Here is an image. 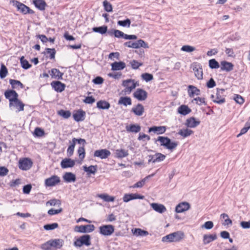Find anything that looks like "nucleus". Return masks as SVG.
<instances>
[{"label": "nucleus", "mask_w": 250, "mask_h": 250, "mask_svg": "<svg viewBox=\"0 0 250 250\" xmlns=\"http://www.w3.org/2000/svg\"><path fill=\"white\" fill-rule=\"evenodd\" d=\"M58 114L64 119H68L71 116V112L68 110H60L58 111Z\"/></svg>", "instance_id": "obj_48"}, {"label": "nucleus", "mask_w": 250, "mask_h": 250, "mask_svg": "<svg viewBox=\"0 0 250 250\" xmlns=\"http://www.w3.org/2000/svg\"><path fill=\"white\" fill-rule=\"evenodd\" d=\"M117 24L120 26H122L123 27H127L128 28L130 27L131 21L129 19H127L124 21H118Z\"/></svg>", "instance_id": "obj_50"}, {"label": "nucleus", "mask_w": 250, "mask_h": 250, "mask_svg": "<svg viewBox=\"0 0 250 250\" xmlns=\"http://www.w3.org/2000/svg\"><path fill=\"white\" fill-rule=\"evenodd\" d=\"M61 205V201L60 200L53 199H51L46 203V206H60Z\"/></svg>", "instance_id": "obj_42"}, {"label": "nucleus", "mask_w": 250, "mask_h": 250, "mask_svg": "<svg viewBox=\"0 0 250 250\" xmlns=\"http://www.w3.org/2000/svg\"><path fill=\"white\" fill-rule=\"evenodd\" d=\"M52 248L55 249H61L64 244V241L62 239H55L50 240Z\"/></svg>", "instance_id": "obj_16"}, {"label": "nucleus", "mask_w": 250, "mask_h": 250, "mask_svg": "<svg viewBox=\"0 0 250 250\" xmlns=\"http://www.w3.org/2000/svg\"><path fill=\"white\" fill-rule=\"evenodd\" d=\"M114 35L116 38H124L125 39V34H124L123 32L119 30H113Z\"/></svg>", "instance_id": "obj_63"}, {"label": "nucleus", "mask_w": 250, "mask_h": 250, "mask_svg": "<svg viewBox=\"0 0 250 250\" xmlns=\"http://www.w3.org/2000/svg\"><path fill=\"white\" fill-rule=\"evenodd\" d=\"M129 155L128 151L125 149L120 148L115 150V157L118 159H122L128 156Z\"/></svg>", "instance_id": "obj_15"}, {"label": "nucleus", "mask_w": 250, "mask_h": 250, "mask_svg": "<svg viewBox=\"0 0 250 250\" xmlns=\"http://www.w3.org/2000/svg\"><path fill=\"white\" fill-rule=\"evenodd\" d=\"M166 158V156L161 153H156L153 155V163L160 162L164 161Z\"/></svg>", "instance_id": "obj_40"}, {"label": "nucleus", "mask_w": 250, "mask_h": 250, "mask_svg": "<svg viewBox=\"0 0 250 250\" xmlns=\"http://www.w3.org/2000/svg\"><path fill=\"white\" fill-rule=\"evenodd\" d=\"M63 178L66 182H74L76 180L75 174L71 172H66L63 175Z\"/></svg>", "instance_id": "obj_37"}, {"label": "nucleus", "mask_w": 250, "mask_h": 250, "mask_svg": "<svg viewBox=\"0 0 250 250\" xmlns=\"http://www.w3.org/2000/svg\"><path fill=\"white\" fill-rule=\"evenodd\" d=\"M85 113L83 110H78L76 113H74L73 117L74 119L77 122L83 121Z\"/></svg>", "instance_id": "obj_27"}, {"label": "nucleus", "mask_w": 250, "mask_h": 250, "mask_svg": "<svg viewBox=\"0 0 250 250\" xmlns=\"http://www.w3.org/2000/svg\"><path fill=\"white\" fill-rule=\"evenodd\" d=\"M125 63L123 62H115L111 64V69L113 71L121 70L125 67Z\"/></svg>", "instance_id": "obj_26"}, {"label": "nucleus", "mask_w": 250, "mask_h": 250, "mask_svg": "<svg viewBox=\"0 0 250 250\" xmlns=\"http://www.w3.org/2000/svg\"><path fill=\"white\" fill-rule=\"evenodd\" d=\"M51 84L55 90L59 92L63 91L65 86L64 84L59 81L52 82Z\"/></svg>", "instance_id": "obj_20"}, {"label": "nucleus", "mask_w": 250, "mask_h": 250, "mask_svg": "<svg viewBox=\"0 0 250 250\" xmlns=\"http://www.w3.org/2000/svg\"><path fill=\"white\" fill-rule=\"evenodd\" d=\"M41 248L43 250H51L52 248L50 240L42 244Z\"/></svg>", "instance_id": "obj_59"}, {"label": "nucleus", "mask_w": 250, "mask_h": 250, "mask_svg": "<svg viewBox=\"0 0 250 250\" xmlns=\"http://www.w3.org/2000/svg\"><path fill=\"white\" fill-rule=\"evenodd\" d=\"M130 64L133 69H137L143 65L142 63L139 62L135 60L130 61Z\"/></svg>", "instance_id": "obj_55"}, {"label": "nucleus", "mask_w": 250, "mask_h": 250, "mask_svg": "<svg viewBox=\"0 0 250 250\" xmlns=\"http://www.w3.org/2000/svg\"><path fill=\"white\" fill-rule=\"evenodd\" d=\"M33 3L35 7L41 11H43L47 6V4L44 0H33Z\"/></svg>", "instance_id": "obj_19"}, {"label": "nucleus", "mask_w": 250, "mask_h": 250, "mask_svg": "<svg viewBox=\"0 0 250 250\" xmlns=\"http://www.w3.org/2000/svg\"><path fill=\"white\" fill-rule=\"evenodd\" d=\"M181 50L184 52L190 53L195 51V48L190 45H186L183 46Z\"/></svg>", "instance_id": "obj_53"}, {"label": "nucleus", "mask_w": 250, "mask_h": 250, "mask_svg": "<svg viewBox=\"0 0 250 250\" xmlns=\"http://www.w3.org/2000/svg\"><path fill=\"white\" fill-rule=\"evenodd\" d=\"M190 208V204L186 202H183L178 204L175 208L177 213H182L188 210Z\"/></svg>", "instance_id": "obj_13"}, {"label": "nucleus", "mask_w": 250, "mask_h": 250, "mask_svg": "<svg viewBox=\"0 0 250 250\" xmlns=\"http://www.w3.org/2000/svg\"><path fill=\"white\" fill-rule=\"evenodd\" d=\"M90 245V236L89 235H83L74 242V246L77 248H80L83 245L89 246Z\"/></svg>", "instance_id": "obj_3"}, {"label": "nucleus", "mask_w": 250, "mask_h": 250, "mask_svg": "<svg viewBox=\"0 0 250 250\" xmlns=\"http://www.w3.org/2000/svg\"><path fill=\"white\" fill-rule=\"evenodd\" d=\"M79 157L81 159H83L85 157V149L83 146L80 147L78 150Z\"/></svg>", "instance_id": "obj_62"}, {"label": "nucleus", "mask_w": 250, "mask_h": 250, "mask_svg": "<svg viewBox=\"0 0 250 250\" xmlns=\"http://www.w3.org/2000/svg\"><path fill=\"white\" fill-rule=\"evenodd\" d=\"M93 31L99 33L101 34L105 33L107 31V27L106 26H102L100 27H94L92 29Z\"/></svg>", "instance_id": "obj_46"}, {"label": "nucleus", "mask_w": 250, "mask_h": 250, "mask_svg": "<svg viewBox=\"0 0 250 250\" xmlns=\"http://www.w3.org/2000/svg\"><path fill=\"white\" fill-rule=\"evenodd\" d=\"M12 104H10L9 106L11 107L12 106L15 107L16 108L18 109L19 111H22L24 109V104L20 101L18 98H17L16 100L13 101Z\"/></svg>", "instance_id": "obj_30"}, {"label": "nucleus", "mask_w": 250, "mask_h": 250, "mask_svg": "<svg viewBox=\"0 0 250 250\" xmlns=\"http://www.w3.org/2000/svg\"><path fill=\"white\" fill-rule=\"evenodd\" d=\"M233 64L231 62L226 61L221 62V70L222 71H230L233 70Z\"/></svg>", "instance_id": "obj_23"}, {"label": "nucleus", "mask_w": 250, "mask_h": 250, "mask_svg": "<svg viewBox=\"0 0 250 250\" xmlns=\"http://www.w3.org/2000/svg\"><path fill=\"white\" fill-rule=\"evenodd\" d=\"M97 166H90L88 167L86 166H83V169L84 171L88 173L94 174L97 171Z\"/></svg>", "instance_id": "obj_45"}, {"label": "nucleus", "mask_w": 250, "mask_h": 250, "mask_svg": "<svg viewBox=\"0 0 250 250\" xmlns=\"http://www.w3.org/2000/svg\"><path fill=\"white\" fill-rule=\"evenodd\" d=\"M103 6L104 7V10L108 12H110L112 11V5L107 1L106 0H104L103 2Z\"/></svg>", "instance_id": "obj_56"}, {"label": "nucleus", "mask_w": 250, "mask_h": 250, "mask_svg": "<svg viewBox=\"0 0 250 250\" xmlns=\"http://www.w3.org/2000/svg\"><path fill=\"white\" fill-rule=\"evenodd\" d=\"M126 130L127 132L137 133L141 130V126L138 125H131L126 126Z\"/></svg>", "instance_id": "obj_36"}, {"label": "nucleus", "mask_w": 250, "mask_h": 250, "mask_svg": "<svg viewBox=\"0 0 250 250\" xmlns=\"http://www.w3.org/2000/svg\"><path fill=\"white\" fill-rule=\"evenodd\" d=\"M114 231V227L111 225H103L99 228L100 233L104 236H110Z\"/></svg>", "instance_id": "obj_6"}, {"label": "nucleus", "mask_w": 250, "mask_h": 250, "mask_svg": "<svg viewBox=\"0 0 250 250\" xmlns=\"http://www.w3.org/2000/svg\"><path fill=\"white\" fill-rule=\"evenodd\" d=\"M16 6L18 10L24 14L30 13V8L20 2L16 1Z\"/></svg>", "instance_id": "obj_24"}, {"label": "nucleus", "mask_w": 250, "mask_h": 250, "mask_svg": "<svg viewBox=\"0 0 250 250\" xmlns=\"http://www.w3.org/2000/svg\"><path fill=\"white\" fill-rule=\"evenodd\" d=\"M70 143H71V145L69 146L67 150L68 155L69 156H71L73 154L75 146V143L73 142L72 141L71 142H70Z\"/></svg>", "instance_id": "obj_58"}, {"label": "nucleus", "mask_w": 250, "mask_h": 250, "mask_svg": "<svg viewBox=\"0 0 250 250\" xmlns=\"http://www.w3.org/2000/svg\"><path fill=\"white\" fill-rule=\"evenodd\" d=\"M21 63V67L25 69L29 68L30 67V65L28 62L25 60L24 57H21L20 59Z\"/></svg>", "instance_id": "obj_52"}, {"label": "nucleus", "mask_w": 250, "mask_h": 250, "mask_svg": "<svg viewBox=\"0 0 250 250\" xmlns=\"http://www.w3.org/2000/svg\"><path fill=\"white\" fill-rule=\"evenodd\" d=\"M9 170L5 167H0V176L3 177L7 175Z\"/></svg>", "instance_id": "obj_64"}, {"label": "nucleus", "mask_w": 250, "mask_h": 250, "mask_svg": "<svg viewBox=\"0 0 250 250\" xmlns=\"http://www.w3.org/2000/svg\"><path fill=\"white\" fill-rule=\"evenodd\" d=\"M193 70L194 71L195 76L198 80H202L203 79V70L201 66L196 65L193 67Z\"/></svg>", "instance_id": "obj_29"}, {"label": "nucleus", "mask_w": 250, "mask_h": 250, "mask_svg": "<svg viewBox=\"0 0 250 250\" xmlns=\"http://www.w3.org/2000/svg\"><path fill=\"white\" fill-rule=\"evenodd\" d=\"M45 134L44 131L43 129L40 128V127H36L35 129V130L33 132V135L35 137H43Z\"/></svg>", "instance_id": "obj_47"}, {"label": "nucleus", "mask_w": 250, "mask_h": 250, "mask_svg": "<svg viewBox=\"0 0 250 250\" xmlns=\"http://www.w3.org/2000/svg\"><path fill=\"white\" fill-rule=\"evenodd\" d=\"M110 106V104L105 101L101 100L97 103V107L99 109H108Z\"/></svg>", "instance_id": "obj_39"}, {"label": "nucleus", "mask_w": 250, "mask_h": 250, "mask_svg": "<svg viewBox=\"0 0 250 250\" xmlns=\"http://www.w3.org/2000/svg\"><path fill=\"white\" fill-rule=\"evenodd\" d=\"M191 111V109L186 105H182L178 108V112L183 115L189 114Z\"/></svg>", "instance_id": "obj_33"}, {"label": "nucleus", "mask_w": 250, "mask_h": 250, "mask_svg": "<svg viewBox=\"0 0 250 250\" xmlns=\"http://www.w3.org/2000/svg\"><path fill=\"white\" fill-rule=\"evenodd\" d=\"M133 45V48L137 49L140 47H143L144 48H148L149 46L148 44L144 40L140 39L136 42H134Z\"/></svg>", "instance_id": "obj_28"}, {"label": "nucleus", "mask_w": 250, "mask_h": 250, "mask_svg": "<svg viewBox=\"0 0 250 250\" xmlns=\"http://www.w3.org/2000/svg\"><path fill=\"white\" fill-rule=\"evenodd\" d=\"M61 165L62 168L72 167L75 165V162L70 159L65 158L62 161Z\"/></svg>", "instance_id": "obj_25"}, {"label": "nucleus", "mask_w": 250, "mask_h": 250, "mask_svg": "<svg viewBox=\"0 0 250 250\" xmlns=\"http://www.w3.org/2000/svg\"><path fill=\"white\" fill-rule=\"evenodd\" d=\"M188 92L189 97H192L194 95H199L200 94V90L193 85L188 86Z\"/></svg>", "instance_id": "obj_35"}, {"label": "nucleus", "mask_w": 250, "mask_h": 250, "mask_svg": "<svg viewBox=\"0 0 250 250\" xmlns=\"http://www.w3.org/2000/svg\"><path fill=\"white\" fill-rule=\"evenodd\" d=\"M122 85L125 87V91L129 93L139 84L137 82L135 83L134 80L128 79L123 81Z\"/></svg>", "instance_id": "obj_5"}, {"label": "nucleus", "mask_w": 250, "mask_h": 250, "mask_svg": "<svg viewBox=\"0 0 250 250\" xmlns=\"http://www.w3.org/2000/svg\"><path fill=\"white\" fill-rule=\"evenodd\" d=\"M200 123L199 121H196L194 117H190L185 122V125L188 127L194 128L198 126Z\"/></svg>", "instance_id": "obj_14"}, {"label": "nucleus", "mask_w": 250, "mask_h": 250, "mask_svg": "<svg viewBox=\"0 0 250 250\" xmlns=\"http://www.w3.org/2000/svg\"><path fill=\"white\" fill-rule=\"evenodd\" d=\"M166 131V127L165 126H153L149 128L148 132H153L157 134H162Z\"/></svg>", "instance_id": "obj_17"}, {"label": "nucleus", "mask_w": 250, "mask_h": 250, "mask_svg": "<svg viewBox=\"0 0 250 250\" xmlns=\"http://www.w3.org/2000/svg\"><path fill=\"white\" fill-rule=\"evenodd\" d=\"M147 92L141 88L137 89L133 93L134 97L140 101L145 100L147 98Z\"/></svg>", "instance_id": "obj_10"}, {"label": "nucleus", "mask_w": 250, "mask_h": 250, "mask_svg": "<svg viewBox=\"0 0 250 250\" xmlns=\"http://www.w3.org/2000/svg\"><path fill=\"white\" fill-rule=\"evenodd\" d=\"M6 99L9 100L10 104H12L13 101L18 98V94L14 90H7L4 92Z\"/></svg>", "instance_id": "obj_9"}, {"label": "nucleus", "mask_w": 250, "mask_h": 250, "mask_svg": "<svg viewBox=\"0 0 250 250\" xmlns=\"http://www.w3.org/2000/svg\"><path fill=\"white\" fill-rule=\"evenodd\" d=\"M224 89H217L216 95H211V98L213 102L219 104L225 102V96L224 95Z\"/></svg>", "instance_id": "obj_4"}, {"label": "nucleus", "mask_w": 250, "mask_h": 250, "mask_svg": "<svg viewBox=\"0 0 250 250\" xmlns=\"http://www.w3.org/2000/svg\"><path fill=\"white\" fill-rule=\"evenodd\" d=\"M131 111L133 112L136 115L140 116H142L144 112V107L141 104H138L136 106H134Z\"/></svg>", "instance_id": "obj_21"}, {"label": "nucleus", "mask_w": 250, "mask_h": 250, "mask_svg": "<svg viewBox=\"0 0 250 250\" xmlns=\"http://www.w3.org/2000/svg\"><path fill=\"white\" fill-rule=\"evenodd\" d=\"M8 73L7 68L4 64H2L0 69V78H4Z\"/></svg>", "instance_id": "obj_51"}, {"label": "nucleus", "mask_w": 250, "mask_h": 250, "mask_svg": "<svg viewBox=\"0 0 250 250\" xmlns=\"http://www.w3.org/2000/svg\"><path fill=\"white\" fill-rule=\"evenodd\" d=\"M142 78L146 82H148L153 79V76L152 74L145 73H143L141 75Z\"/></svg>", "instance_id": "obj_54"}, {"label": "nucleus", "mask_w": 250, "mask_h": 250, "mask_svg": "<svg viewBox=\"0 0 250 250\" xmlns=\"http://www.w3.org/2000/svg\"><path fill=\"white\" fill-rule=\"evenodd\" d=\"M97 197L106 202H113L115 200L114 197L110 196L106 193L98 194L97 195Z\"/></svg>", "instance_id": "obj_32"}, {"label": "nucleus", "mask_w": 250, "mask_h": 250, "mask_svg": "<svg viewBox=\"0 0 250 250\" xmlns=\"http://www.w3.org/2000/svg\"><path fill=\"white\" fill-rule=\"evenodd\" d=\"M157 141L160 142L161 146L169 150H173L178 145L177 142H171L170 139L167 137L159 136Z\"/></svg>", "instance_id": "obj_2"}, {"label": "nucleus", "mask_w": 250, "mask_h": 250, "mask_svg": "<svg viewBox=\"0 0 250 250\" xmlns=\"http://www.w3.org/2000/svg\"><path fill=\"white\" fill-rule=\"evenodd\" d=\"M178 133L183 138H186L192 135L193 133V131L192 130L187 128L179 130Z\"/></svg>", "instance_id": "obj_34"}, {"label": "nucleus", "mask_w": 250, "mask_h": 250, "mask_svg": "<svg viewBox=\"0 0 250 250\" xmlns=\"http://www.w3.org/2000/svg\"><path fill=\"white\" fill-rule=\"evenodd\" d=\"M111 152L109 150L106 149H102L96 150L94 153V157L104 159L108 158Z\"/></svg>", "instance_id": "obj_8"}, {"label": "nucleus", "mask_w": 250, "mask_h": 250, "mask_svg": "<svg viewBox=\"0 0 250 250\" xmlns=\"http://www.w3.org/2000/svg\"><path fill=\"white\" fill-rule=\"evenodd\" d=\"M9 83L11 85L13 89H19L20 88H23V84L19 81L10 79Z\"/></svg>", "instance_id": "obj_31"}, {"label": "nucleus", "mask_w": 250, "mask_h": 250, "mask_svg": "<svg viewBox=\"0 0 250 250\" xmlns=\"http://www.w3.org/2000/svg\"><path fill=\"white\" fill-rule=\"evenodd\" d=\"M95 229L93 225H86L82 226H76L75 227L74 230L76 232L81 233H86L92 232Z\"/></svg>", "instance_id": "obj_7"}, {"label": "nucleus", "mask_w": 250, "mask_h": 250, "mask_svg": "<svg viewBox=\"0 0 250 250\" xmlns=\"http://www.w3.org/2000/svg\"><path fill=\"white\" fill-rule=\"evenodd\" d=\"M132 232L133 234L136 236H146L148 234L147 231L142 230L141 229H135L134 230H132Z\"/></svg>", "instance_id": "obj_44"}, {"label": "nucleus", "mask_w": 250, "mask_h": 250, "mask_svg": "<svg viewBox=\"0 0 250 250\" xmlns=\"http://www.w3.org/2000/svg\"><path fill=\"white\" fill-rule=\"evenodd\" d=\"M217 238L216 234H205L203 238V242L204 245H207L209 243L215 240Z\"/></svg>", "instance_id": "obj_18"}, {"label": "nucleus", "mask_w": 250, "mask_h": 250, "mask_svg": "<svg viewBox=\"0 0 250 250\" xmlns=\"http://www.w3.org/2000/svg\"><path fill=\"white\" fill-rule=\"evenodd\" d=\"M60 182L59 177L57 175H53L46 179L45 181V184L46 187H53Z\"/></svg>", "instance_id": "obj_11"}, {"label": "nucleus", "mask_w": 250, "mask_h": 250, "mask_svg": "<svg viewBox=\"0 0 250 250\" xmlns=\"http://www.w3.org/2000/svg\"><path fill=\"white\" fill-rule=\"evenodd\" d=\"M118 104H123L125 106L131 105V99L128 97H121L118 101Z\"/></svg>", "instance_id": "obj_38"}, {"label": "nucleus", "mask_w": 250, "mask_h": 250, "mask_svg": "<svg viewBox=\"0 0 250 250\" xmlns=\"http://www.w3.org/2000/svg\"><path fill=\"white\" fill-rule=\"evenodd\" d=\"M150 206L155 211L160 213H162L167 210L165 206L162 204L153 203H151Z\"/></svg>", "instance_id": "obj_22"}, {"label": "nucleus", "mask_w": 250, "mask_h": 250, "mask_svg": "<svg viewBox=\"0 0 250 250\" xmlns=\"http://www.w3.org/2000/svg\"><path fill=\"white\" fill-rule=\"evenodd\" d=\"M63 73H61L58 69L53 68L51 69V76L52 78H57L58 79H62Z\"/></svg>", "instance_id": "obj_41"}, {"label": "nucleus", "mask_w": 250, "mask_h": 250, "mask_svg": "<svg viewBox=\"0 0 250 250\" xmlns=\"http://www.w3.org/2000/svg\"><path fill=\"white\" fill-rule=\"evenodd\" d=\"M213 227V223L212 221H208L206 222L204 225L202 226V228H205L207 229H210Z\"/></svg>", "instance_id": "obj_60"}, {"label": "nucleus", "mask_w": 250, "mask_h": 250, "mask_svg": "<svg viewBox=\"0 0 250 250\" xmlns=\"http://www.w3.org/2000/svg\"><path fill=\"white\" fill-rule=\"evenodd\" d=\"M208 64L209 67L211 69H217L220 67L219 63L214 59L210 60Z\"/></svg>", "instance_id": "obj_49"}, {"label": "nucleus", "mask_w": 250, "mask_h": 250, "mask_svg": "<svg viewBox=\"0 0 250 250\" xmlns=\"http://www.w3.org/2000/svg\"><path fill=\"white\" fill-rule=\"evenodd\" d=\"M155 174H152L151 175H149L147 176H146L144 179H142L141 181H140L138 182H137L135 184H134L132 188H142L144 185L146 181V179H148L151 177H152Z\"/></svg>", "instance_id": "obj_43"}, {"label": "nucleus", "mask_w": 250, "mask_h": 250, "mask_svg": "<svg viewBox=\"0 0 250 250\" xmlns=\"http://www.w3.org/2000/svg\"><path fill=\"white\" fill-rule=\"evenodd\" d=\"M57 223H54L51 224H47L44 226L43 228L45 230H53L58 227Z\"/></svg>", "instance_id": "obj_57"}, {"label": "nucleus", "mask_w": 250, "mask_h": 250, "mask_svg": "<svg viewBox=\"0 0 250 250\" xmlns=\"http://www.w3.org/2000/svg\"><path fill=\"white\" fill-rule=\"evenodd\" d=\"M31 165V160L29 158H24L20 160L19 162V167L21 169L26 170L30 168Z\"/></svg>", "instance_id": "obj_12"}, {"label": "nucleus", "mask_w": 250, "mask_h": 250, "mask_svg": "<svg viewBox=\"0 0 250 250\" xmlns=\"http://www.w3.org/2000/svg\"><path fill=\"white\" fill-rule=\"evenodd\" d=\"M184 236L185 235L183 232L178 231L163 237L162 239V241L168 243L179 242L183 239Z\"/></svg>", "instance_id": "obj_1"}, {"label": "nucleus", "mask_w": 250, "mask_h": 250, "mask_svg": "<svg viewBox=\"0 0 250 250\" xmlns=\"http://www.w3.org/2000/svg\"><path fill=\"white\" fill-rule=\"evenodd\" d=\"M62 211V208H60L57 209H54L53 208H51L48 211V214L50 215H53L55 214H57L61 213Z\"/></svg>", "instance_id": "obj_61"}]
</instances>
